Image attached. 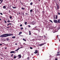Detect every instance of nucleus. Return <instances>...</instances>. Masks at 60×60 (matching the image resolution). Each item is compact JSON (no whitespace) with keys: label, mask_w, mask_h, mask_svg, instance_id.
Returning a JSON list of instances; mask_svg holds the SVG:
<instances>
[{"label":"nucleus","mask_w":60,"mask_h":60,"mask_svg":"<svg viewBox=\"0 0 60 60\" xmlns=\"http://www.w3.org/2000/svg\"><path fill=\"white\" fill-rule=\"evenodd\" d=\"M17 15H18V13L17 14Z\"/></svg>","instance_id":"64"},{"label":"nucleus","mask_w":60,"mask_h":60,"mask_svg":"<svg viewBox=\"0 0 60 60\" xmlns=\"http://www.w3.org/2000/svg\"><path fill=\"white\" fill-rule=\"evenodd\" d=\"M38 1H41V0H38Z\"/></svg>","instance_id":"55"},{"label":"nucleus","mask_w":60,"mask_h":60,"mask_svg":"<svg viewBox=\"0 0 60 60\" xmlns=\"http://www.w3.org/2000/svg\"><path fill=\"white\" fill-rule=\"evenodd\" d=\"M23 45H26V44H25V43H23Z\"/></svg>","instance_id":"37"},{"label":"nucleus","mask_w":60,"mask_h":60,"mask_svg":"<svg viewBox=\"0 0 60 60\" xmlns=\"http://www.w3.org/2000/svg\"><path fill=\"white\" fill-rule=\"evenodd\" d=\"M49 21H50L52 23H53V22H52L51 20H49Z\"/></svg>","instance_id":"22"},{"label":"nucleus","mask_w":60,"mask_h":60,"mask_svg":"<svg viewBox=\"0 0 60 60\" xmlns=\"http://www.w3.org/2000/svg\"><path fill=\"white\" fill-rule=\"evenodd\" d=\"M4 22L5 23H6V20H4Z\"/></svg>","instance_id":"33"},{"label":"nucleus","mask_w":60,"mask_h":60,"mask_svg":"<svg viewBox=\"0 0 60 60\" xmlns=\"http://www.w3.org/2000/svg\"><path fill=\"white\" fill-rule=\"evenodd\" d=\"M32 24L33 25H35V23H34V22H32Z\"/></svg>","instance_id":"9"},{"label":"nucleus","mask_w":60,"mask_h":60,"mask_svg":"<svg viewBox=\"0 0 60 60\" xmlns=\"http://www.w3.org/2000/svg\"><path fill=\"white\" fill-rule=\"evenodd\" d=\"M42 13H43V14H45V12L44 11H43L42 12Z\"/></svg>","instance_id":"15"},{"label":"nucleus","mask_w":60,"mask_h":60,"mask_svg":"<svg viewBox=\"0 0 60 60\" xmlns=\"http://www.w3.org/2000/svg\"><path fill=\"white\" fill-rule=\"evenodd\" d=\"M0 20H2V19L1 18H0Z\"/></svg>","instance_id":"51"},{"label":"nucleus","mask_w":60,"mask_h":60,"mask_svg":"<svg viewBox=\"0 0 60 60\" xmlns=\"http://www.w3.org/2000/svg\"><path fill=\"white\" fill-rule=\"evenodd\" d=\"M30 49H33V47H30Z\"/></svg>","instance_id":"23"},{"label":"nucleus","mask_w":60,"mask_h":60,"mask_svg":"<svg viewBox=\"0 0 60 60\" xmlns=\"http://www.w3.org/2000/svg\"><path fill=\"white\" fill-rule=\"evenodd\" d=\"M55 60H58V59H57V58H56L55 59Z\"/></svg>","instance_id":"44"},{"label":"nucleus","mask_w":60,"mask_h":60,"mask_svg":"<svg viewBox=\"0 0 60 60\" xmlns=\"http://www.w3.org/2000/svg\"><path fill=\"white\" fill-rule=\"evenodd\" d=\"M20 29H21V30H23V28L21 27V28Z\"/></svg>","instance_id":"25"},{"label":"nucleus","mask_w":60,"mask_h":60,"mask_svg":"<svg viewBox=\"0 0 60 60\" xmlns=\"http://www.w3.org/2000/svg\"><path fill=\"white\" fill-rule=\"evenodd\" d=\"M13 56V54H12V55H11V57H12V56Z\"/></svg>","instance_id":"38"},{"label":"nucleus","mask_w":60,"mask_h":60,"mask_svg":"<svg viewBox=\"0 0 60 60\" xmlns=\"http://www.w3.org/2000/svg\"><path fill=\"white\" fill-rule=\"evenodd\" d=\"M54 22L55 23H57V20H54Z\"/></svg>","instance_id":"3"},{"label":"nucleus","mask_w":60,"mask_h":60,"mask_svg":"<svg viewBox=\"0 0 60 60\" xmlns=\"http://www.w3.org/2000/svg\"><path fill=\"white\" fill-rule=\"evenodd\" d=\"M58 15H60V12H59L58 13Z\"/></svg>","instance_id":"36"},{"label":"nucleus","mask_w":60,"mask_h":60,"mask_svg":"<svg viewBox=\"0 0 60 60\" xmlns=\"http://www.w3.org/2000/svg\"><path fill=\"white\" fill-rule=\"evenodd\" d=\"M7 27V28H10V27H9V26L7 27Z\"/></svg>","instance_id":"40"},{"label":"nucleus","mask_w":60,"mask_h":60,"mask_svg":"<svg viewBox=\"0 0 60 60\" xmlns=\"http://www.w3.org/2000/svg\"><path fill=\"white\" fill-rule=\"evenodd\" d=\"M32 4H33V3L32 2H31L30 3V5H32Z\"/></svg>","instance_id":"24"},{"label":"nucleus","mask_w":60,"mask_h":60,"mask_svg":"<svg viewBox=\"0 0 60 60\" xmlns=\"http://www.w3.org/2000/svg\"><path fill=\"white\" fill-rule=\"evenodd\" d=\"M22 33V32H20L19 33V35H20Z\"/></svg>","instance_id":"11"},{"label":"nucleus","mask_w":60,"mask_h":60,"mask_svg":"<svg viewBox=\"0 0 60 60\" xmlns=\"http://www.w3.org/2000/svg\"><path fill=\"white\" fill-rule=\"evenodd\" d=\"M3 9H6V6H3Z\"/></svg>","instance_id":"10"},{"label":"nucleus","mask_w":60,"mask_h":60,"mask_svg":"<svg viewBox=\"0 0 60 60\" xmlns=\"http://www.w3.org/2000/svg\"><path fill=\"white\" fill-rule=\"evenodd\" d=\"M19 48H18L17 49V50H19Z\"/></svg>","instance_id":"49"},{"label":"nucleus","mask_w":60,"mask_h":60,"mask_svg":"<svg viewBox=\"0 0 60 60\" xmlns=\"http://www.w3.org/2000/svg\"><path fill=\"white\" fill-rule=\"evenodd\" d=\"M15 45H17V44L16 43L15 44Z\"/></svg>","instance_id":"50"},{"label":"nucleus","mask_w":60,"mask_h":60,"mask_svg":"<svg viewBox=\"0 0 60 60\" xmlns=\"http://www.w3.org/2000/svg\"><path fill=\"white\" fill-rule=\"evenodd\" d=\"M10 20H8V23H9V22H10Z\"/></svg>","instance_id":"30"},{"label":"nucleus","mask_w":60,"mask_h":60,"mask_svg":"<svg viewBox=\"0 0 60 60\" xmlns=\"http://www.w3.org/2000/svg\"><path fill=\"white\" fill-rule=\"evenodd\" d=\"M18 57H19L18 58H20L21 57V55H19L18 56Z\"/></svg>","instance_id":"4"},{"label":"nucleus","mask_w":60,"mask_h":60,"mask_svg":"<svg viewBox=\"0 0 60 60\" xmlns=\"http://www.w3.org/2000/svg\"><path fill=\"white\" fill-rule=\"evenodd\" d=\"M32 11H33V10L32 9H31L30 10V12H32Z\"/></svg>","instance_id":"27"},{"label":"nucleus","mask_w":60,"mask_h":60,"mask_svg":"<svg viewBox=\"0 0 60 60\" xmlns=\"http://www.w3.org/2000/svg\"><path fill=\"white\" fill-rule=\"evenodd\" d=\"M18 51V50L17 49L16 50H15V51Z\"/></svg>","instance_id":"48"},{"label":"nucleus","mask_w":60,"mask_h":60,"mask_svg":"<svg viewBox=\"0 0 60 60\" xmlns=\"http://www.w3.org/2000/svg\"><path fill=\"white\" fill-rule=\"evenodd\" d=\"M3 2V0H2L1 1V3H2V2Z\"/></svg>","instance_id":"45"},{"label":"nucleus","mask_w":60,"mask_h":60,"mask_svg":"<svg viewBox=\"0 0 60 60\" xmlns=\"http://www.w3.org/2000/svg\"><path fill=\"white\" fill-rule=\"evenodd\" d=\"M2 45V44H0V46H1V45Z\"/></svg>","instance_id":"46"},{"label":"nucleus","mask_w":60,"mask_h":60,"mask_svg":"<svg viewBox=\"0 0 60 60\" xmlns=\"http://www.w3.org/2000/svg\"><path fill=\"white\" fill-rule=\"evenodd\" d=\"M10 53H11V54L12 53H15V52L14 51H11L10 52Z\"/></svg>","instance_id":"7"},{"label":"nucleus","mask_w":60,"mask_h":60,"mask_svg":"<svg viewBox=\"0 0 60 60\" xmlns=\"http://www.w3.org/2000/svg\"><path fill=\"white\" fill-rule=\"evenodd\" d=\"M21 9L22 10H25V8H22V7L21 8Z\"/></svg>","instance_id":"17"},{"label":"nucleus","mask_w":60,"mask_h":60,"mask_svg":"<svg viewBox=\"0 0 60 60\" xmlns=\"http://www.w3.org/2000/svg\"><path fill=\"white\" fill-rule=\"evenodd\" d=\"M59 41H60V40H59Z\"/></svg>","instance_id":"62"},{"label":"nucleus","mask_w":60,"mask_h":60,"mask_svg":"<svg viewBox=\"0 0 60 60\" xmlns=\"http://www.w3.org/2000/svg\"><path fill=\"white\" fill-rule=\"evenodd\" d=\"M55 16L54 15V16L53 17V19L54 20H55Z\"/></svg>","instance_id":"26"},{"label":"nucleus","mask_w":60,"mask_h":60,"mask_svg":"<svg viewBox=\"0 0 60 60\" xmlns=\"http://www.w3.org/2000/svg\"><path fill=\"white\" fill-rule=\"evenodd\" d=\"M7 49V47H6L5 48V49Z\"/></svg>","instance_id":"52"},{"label":"nucleus","mask_w":60,"mask_h":60,"mask_svg":"<svg viewBox=\"0 0 60 60\" xmlns=\"http://www.w3.org/2000/svg\"><path fill=\"white\" fill-rule=\"evenodd\" d=\"M20 48H22V47H21Z\"/></svg>","instance_id":"60"},{"label":"nucleus","mask_w":60,"mask_h":60,"mask_svg":"<svg viewBox=\"0 0 60 60\" xmlns=\"http://www.w3.org/2000/svg\"><path fill=\"white\" fill-rule=\"evenodd\" d=\"M28 26H29V27H31V26L29 25H28Z\"/></svg>","instance_id":"31"},{"label":"nucleus","mask_w":60,"mask_h":60,"mask_svg":"<svg viewBox=\"0 0 60 60\" xmlns=\"http://www.w3.org/2000/svg\"><path fill=\"white\" fill-rule=\"evenodd\" d=\"M19 14H20V13L19 12Z\"/></svg>","instance_id":"57"},{"label":"nucleus","mask_w":60,"mask_h":60,"mask_svg":"<svg viewBox=\"0 0 60 60\" xmlns=\"http://www.w3.org/2000/svg\"><path fill=\"white\" fill-rule=\"evenodd\" d=\"M45 44V43H43L41 44H39L38 45V46H42V45H44Z\"/></svg>","instance_id":"2"},{"label":"nucleus","mask_w":60,"mask_h":60,"mask_svg":"<svg viewBox=\"0 0 60 60\" xmlns=\"http://www.w3.org/2000/svg\"><path fill=\"white\" fill-rule=\"evenodd\" d=\"M9 18H10V19H12V17H11V16H10Z\"/></svg>","instance_id":"29"},{"label":"nucleus","mask_w":60,"mask_h":60,"mask_svg":"<svg viewBox=\"0 0 60 60\" xmlns=\"http://www.w3.org/2000/svg\"><path fill=\"white\" fill-rule=\"evenodd\" d=\"M30 58H29V57H28L27 58V59H29Z\"/></svg>","instance_id":"42"},{"label":"nucleus","mask_w":60,"mask_h":60,"mask_svg":"<svg viewBox=\"0 0 60 60\" xmlns=\"http://www.w3.org/2000/svg\"><path fill=\"white\" fill-rule=\"evenodd\" d=\"M9 12H10V10H9Z\"/></svg>","instance_id":"53"},{"label":"nucleus","mask_w":60,"mask_h":60,"mask_svg":"<svg viewBox=\"0 0 60 60\" xmlns=\"http://www.w3.org/2000/svg\"><path fill=\"white\" fill-rule=\"evenodd\" d=\"M9 25H12V24L11 23H9L7 24V26H8Z\"/></svg>","instance_id":"18"},{"label":"nucleus","mask_w":60,"mask_h":60,"mask_svg":"<svg viewBox=\"0 0 60 60\" xmlns=\"http://www.w3.org/2000/svg\"><path fill=\"white\" fill-rule=\"evenodd\" d=\"M13 35V34H11V33L9 34H5L1 35L0 36V37L3 38V37H8V36H12Z\"/></svg>","instance_id":"1"},{"label":"nucleus","mask_w":60,"mask_h":60,"mask_svg":"<svg viewBox=\"0 0 60 60\" xmlns=\"http://www.w3.org/2000/svg\"><path fill=\"white\" fill-rule=\"evenodd\" d=\"M60 53H58V54H56V56H59L60 55Z\"/></svg>","instance_id":"14"},{"label":"nucleus","mask_w":60,"mask_h":60,"mask_svg":"<svg viewBox=\"0 0 60 60\" xmlns=\"http://www.w3.org/2000/svg\"><path fill=\"white\" fill-rule=\"evenodd\" d=\"M0 14L1 15H3V14H2V13H0Z\"/></svg>","instance_id":"43"},{"label":"nucleus","mask_w":60,"mask_h":60,"mask_svg":"<svg viewBox=\"0 0 60 60\" xmlns=\"http://www.w3.org/2000/svg\"><path fill=\"white\" fill-rule=\"evenodd\" d=\"M23 41H26V40L24 38L23 39Z\"/></svg>","instance_id":"16"},{"label":"nucleus","mask_w":60,"mask_h":60,"mask_svg":"<svg viewBox=\"0 0 60 60\" xmlns=\"http://www.w3.org/2000/svg\"><path fill=\"white\" fill-rule=\"evenodd\" d=\"M2 0H0V1H2Z\"/></svg>","instance_id":"56"},{"label":"nucleus","mask_w":60,"mask_h":60,"mask_svg":"<svg viewBox=\"0 0 60 60\" xmlns=\"http://www.w3.org/2000/svg\"><path fill=\"white\" fill-rule=\"evenodd\" d=\"M59 0V1H60V0Z\"/></svg>","instance_id":"63"},{"label":"nucleus","mask_w":60,"mask_h":60,"mask_svg":"<svg viewBox=\"0 0 60 60\" xmlns=\"http://www.w3.org/2000/svg\"><path fill=\"white\" fill-rule=\"evenodd\" d=\"M25 14L26 15H28V13H26Z\"/></svg>","instance_id":"35"},{"label":"nucleus","mask_w":60,"mask_h":60,"mask_svg":"<svg viewBox=\"0 0 60 60\" xmlns=\"http://www.w3.org/2000/svg\"><path fill=\"white\" fill-rule=\"evenodd\" d=\"M58 21H57V23H60V19H58Z\"/></svg>","instance_id":"8"},{"label":"nucleus","mask_w":60,"mask_h":60,"mask_svg":"<svg viewBox=\"0 0 60 60\" xmlns=\"http://www.w3.org/2000/svg\"><path fill=\"white\" fill-rule=\"evenodd\" d=\"M1 3H1L0 2V4H1Z\"/></svg>","instance_id":"58"},{"label":"nucleus","mask_w":60,"mask_h":60,"mask_svg":"<svg viewBox=\"0 0 60 60\" xmlns=\"http://www.w3.org/2000/svg\"><path fill=\"white\" fill-rule=\"evenodd\" d=\"M16 58V56H14V59Z\"/></svg>","instance_id":"34"},{"label":"nucleus","mask_w":60,"mask_h":60,"mask_svg":"<svg viewBox=\"0 0 60 60\" xmlns=\"http://www.w3.org/2000/svg\"><path fill=\"white\" fill-rule=\"evenodd\" d=\"M20 26H22V24H21V25H20Z\"/></svg>","instance_id":"39"},{"label":"nucleus","mask_w":60,"mask_h":60,"mask_svg":"<svg viewBox=\"0 0 60 60\" xmlns=\"http://www.w3.org/2000/svg\"><path fill=\"white\" fill-rule=\"evenodd\" d=\"M11 22H13V21H11Z\"/></svg>","instance_id":"59"},{"label":"nucleus","mask_w":60,"mask_h":60,"mask_svg":"<svg viewBox=\"0 0 60 60\" xmlns=\"http://www.w3.org/2000/svg\"><path fill=\"white\" fill-rule=\"evenodd\" d=\"M56 6L57 7V9H59V5H58V4H56Z\"/></svg>","instance_id":"6"},{"label":"nucleus","mask_w":60,"mask_h":60,"mask_svg":"<svg viewBox=\"0 0 60 60\" xmlns=\"http://www.w3.org/2000/svg\"><path fill=\"white\" fill-rule=\"evenodd\" d=\"M31 31H29V35H31Z\"/></svg>","instance_id":"12"},{"label":"nucleus","mask_w":60,"mask_h":60,"mask_svg":"<svg viewBox=\"0 0 60 60\" xmlns=\"http://www.w3.org/2000/svg\"><path fill=\"white\" fill-rule=\"evenodd\" d=\"M57 15H56L55 19H57Z\"/></svg>","instance_id":"13"},{"label":"nucleus","mask_w":60,"mask_h":60,"mask_svg":"<svg viewBox=\"0 0 60 60\" xmlns=\"http://www.w3.org/2000/svg\"><path fill=\"white\" fill-rule=\"evenodd\" d=\"M31 55H33V53H32Z\"/></svg>","instance_id":"54"},{"label":"nucleus","mask_w":60,"mask_h":60,"mask_svg":"<svg viewBox=\"0 0 60 60\" xmlns=\"http://www.w3.org/2000/svg\"><path fill=\"white\" fill-rule=\"evenodd\" d=\"M57 38H58V36H59V35H58L56 36Z\"/></svg>","instance_id":"41"},{"label":"nucleus","mask_w":60,"mask_h":60,"mask_svg":"<svg viewBox=\"0 0 60 60\" xmlns=\"http://www.w3.org/2000/svg\"><path fill=\"white\" fill-rule=\"evenodd\" d=\"M44 36L45 37V38L46 37H45V36Z\"/></svg>","instance_id":"61"},{"label":"nucleus","mask_w":60,"mask_h":60,"mask_svg":"<svg viewBox=\"0 0 60 60\" xmlns=\"http://www.w3.org/2000/svg\"><path fill=\"white\" fill-rule=\"evenodd\" d=\"M37 26H35V27L34 28H37Z\"/></svg>","instance_id":"32"},{"label":"nucleus","mask_w":60,"mask_h":60,"mask_svg":"<svg viewBox=\"0 0 60 60\" xmlns=\"http://www.w3.org/2000/svg\"><path fill=\"white\" fill-rule=\"evenodd\" d=\"M12 38H13V39H14L15 38V36H14L12 37Z\"/></svg>","instance_id":"19"},{"label":"nucleus","mask_w":60,"mask_h":60,"mask_svg":"<svg viewBox=\"0 0 60 60\" xmlns=\"http://www.w3.org/2000/svg\"><path fill=\"white\" fill-rule=\"evenodd\" d=\"M60 53V52H57V53Z\"/></svg>","instance_id":"47"},{"label":"nucleus","mask_w":60,"mask_h":60,"mask_svg":"<svg viewBox=\"0 0 60 60\" xmlns=\"http://www.w3.org/2000/svg\"><path fill=\"white\" fill-rule=\"evenodd\" d=\"M12 8H13V9H16V7H13Z\"/></svg>","instance_id":"28"},{"label":"nucleus","mask_w":60,"mask_h":60,"mask_svg":"<svg viewBox=\"0 0 60 60\" xmlns=\"http://www.w3.org/2000/svg\"><path fill=\"white\" fill-rule=\"evenodd\" d=\"M37 53H38V50H35V52H34V54H37Z\"/></svg>","instance_id":"5"},{"label":"nucleus","mask_w":60,"mask_h":60,"mask_svg":"<svg viewBox=\"0 0 60 60\" xmlns=\"http://www.w3.org/2000/svg\"><path fill=\"white\" fill-rule=\"evenodd\" d=\"M25 24L26 25H27V22H26L25 23Z\"/></svg>","instance_id":"21"},{"label":"nucleus","mask_w":60,"mask_h":60,"mask_svg":"<svg viewBox=\"0 0 60 60\" xmlns=\"http://www.w3.org/2000/svg\"><path fill=\"white\" fill-rule=\"evenodd\" d=\"M7 41H9V39L8 38H7Z\"/></svg>","instance_id":"20"}]
</instances>
